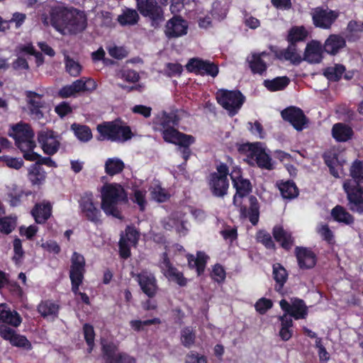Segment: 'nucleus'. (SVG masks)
Masks as SVG:
<instances>
[{"mask_svg": "<svg viewBox=\"0 0 363 363\" xmlns=\"http://www.w3.org/2000/svg\"><path fill=\"white\" fill-rule=\"evenodd\" d=\"M230 177L232 180V184L235 189V194L233 196V203L237 207H240V216L241 218H248L252 225H256L259 218V204L256 196L251 195L249 197L250 206L247 208L246 206L242 205V201L238 202V199H243L248 196L252 191V186L248 179L242 177V169L239 167H233L230 173Z\"/></svg>", "mask_w": 363, "mask_h": 363, "instance_id": "f257e3e1", "label": "nucleus"}, {"mask_svg": "<svg viewBox=\"0 0 363 363\" xmlns=\"http://www.w3.org/2000/svg\"><path fill=\"white\" fill-rule=\"evenodd\" d=\"M101 208L108 216L122 219V211L118 207L128 201V194L123 186L118 183L104 184L101 190Z\"/></svg>", "mask_w": 363, "mask_h": 363, "instance_id": "f03ea898", "label": "nucleus"}, {"mask_svg": "<svg viewBox=\"0 0 363 363\" xmlns=\"http://www.w3.org/2000/svg\"><path fill=\"white\" fill-rule=\"evenodd\" d=\"M99 133L98 140H110L111 142L124 143L130 140L133 133L130 126L117 119L113 121L103 122L97 125Z\"/></svg>", "mask_w": 363, "mask_h": 363, "instance_id": "7ed1b4c3", "label": "nucleus"}, {"mask_svg": "<svg viewBox=\"0 0 363 363\" xmlns=\"http://www.w3.org/2000/svg\"><path fill=\"white\" fill-rule=\"evenodd\" d=\"M164 142L177 145L185 163L191 155L190 146L195 143L196 138L191 135L180 132L176 127L164 130L160 133Z\"/></svg>", "mask_w": 363, "mask_h": 363, "instance_id": "20e7f679", "label": "nucleus"}, {"mask_svg": "<svg viewBox=\"0 0 363 363\" xmlns=\"http://www.w3.org/2000/svg\"><path fill=\"white\" fill-rule=\"evenodd\" d=\"M216 170L209 174L208 186L214 196L223 197L228 194L229 188V168L225 163L221 162L217 165Z\"/></svg>", "mask_w": 363, "mask_h": 363, "instance_id": "39448f33", "label": "nucleus"}, {"mask_svg": "<svg viewBox=\"0 0 363 363\" xmlns=\"http://www.w3.org/2000/svg\"><path fill=\"white\" fill-rule=\"evenodd\" d=\"M216 98L218 104L228 111L231 116L238 113L245 100L240 91L224 89L217 91Z\"/></svg>", "mask_w": 363, "mask_h": 363, "instance_id": "423d86ee", "label": "nucleus"}, {"mask_svg": "<svg viewBox=\"0 0 363 363\" xmlns=\"http://www.w3.org/2000/svg\"><path fill=\"white\" fill-rule=\"evenodd\" d=\"M80 213L83 218L94 225L101 224V212L94 203L91 191H86L81 195L78 201Z\"/></svg>", "mask_w": 363, "mask_h": 363, "instance_id": "0eeeda50", "label": "nucleus"}, {"mask_svg": "<svg viewBox=\"0 0 363 363\" xmlns=\"http://www.w3.org/2000/svg\"><path fill=\"white\" fill-rule=\"evenodd\" d=\"M136 7L143 16L150 20L154 28H158L164 21L163 9L156 0H136Z\"/></svg>", "mask_w": 363, "mask_h": 363, "instance_id": "6e6552de", "label": "nucleus"}, {"mask_svg": "<svg viewBox=\"0 0 363 363\" xmlns=\"http://www.w3.org/2000/svg\"><path fill=\"white\" fill-rule=\"evenodd\" d=\"M343 189L347 199V207L352 213L363 214V186L351 180L343 183Z\"/></svg>", "mask_w": 363, "mask_h": 363, "instance_id": "1a4fd4ad", "label": "nucleus"}, {"mask_svg": "<svg viewBox=\"0 0 363 363\" xmlns=\"http://www.w3.org/2000/svg\"><path fill=\"white\" fill-rule=\"evenodd\" d=\"M102 357L105 363H137L135 357L129 353L120 351L113 342L101 343Z\"/></svg>", "mask_w": 363, "mask_h": 363, "instance_id": "9d476101", "label": "nucleus"}, {"mask_svg": "<svg viewBox=\"0 0 363 363\" xmlns=\"http://www.w3.org/2000/svg\"><path fill=\"white\" fill-rule=\"evenodd\" d=\"M86 262L84 256L77 252H74L71 257V266L69 270V279L71 281L72 291L77 294L80 285L82 284L84 277Z\"/></svg>", "mask_w": 363, "mask_h": 363, "instance_id": "9b49d317", "label": "nucleus"}, {"mask_svg": "<svg viewBox=\"0 0 363 363\" xmlns=\"http://www.w3.org/2000/svg\"><path fill=\"white\" fill-rule=\"evenodd\" d=\"M38 141L45 155L56 154L60 146L59 135L52 130H42L38 133Z\"/></svg>", "mask_w": 363, "mask_h": 363, "instance_id": "f8f14e48", "label": "nucleus"}, {"mask_svg": "<svg viewBox=\"0 0 363 363\" xmlns=\"http://www.w3.org/2000/svg\"><path fill=\"white\" fill-rule=\"evenodd\" d=\"M338 12L318 6L313 9L312 20L316 28L329 29L338 18Z\"/></svg>", "mask_w": 363, "mask_h": 363, "instance_id": "ddd939ff", "label": "nucleus"}, {"mask_svg": "<svg viewBox=\"0 0 363 363\" xmlns=\"http://www.w3.org/2000/svg\"><path fill=\"white\" fill-rule=\"evenodd\" d=\"M284 121L289 122L294 129L298 131L302 130L308 123L303 110L296 106H289L281 112Z\"/></svg>", "mask_w": 363, "mask_h": 363, "instance_id": "4468645a", "label": "nucleus"}, {"mask_svg": "<svg viewBox=\"0 0 363 363\" xmlns=\"http://www.w3.org/2000/svg\"><path fill=\"white\" fill-rule=\"evenodd\" d=\"M69 16L66 21L65 34H77L84 31L87 26V18L83 11L70 8Z\"/></svg>", "mask_w": 363, "mask_h": 363, "instance_id": "2eb2a0df", "label": "nucleus"}, {"mask_svg": "<svg viewBox=\"0 0 363 363\" xmlns=\"http://www.w3.org/2000/svg\"><path fill=\"white\" fill-rule=\"evenodd\" d=\"M161 269L164 276L169 281H172L181 287L186 286L187 279L184 276L183 272H180L171 263L167 252L162 254Z\"/></svg>", "mask_w": 363, "mask_h": 363, "instance_id": "dca6fc26", "label": "nucleus"}, {"mask_svg": "<svg viewBox=\"0 0 363 363\" xmlns=\"http://www.w3.org/2000/svg\"><path fill=\"white\" fill-rule=\"evenodd\" d=\"M138 281L141 291L149 298L156 296L158 291V285L156 277L154 274L147 271H142L140 273L133 275Z\"/></svg>", "mask_w": 363, "mask_h": 363, "instance_id": "f3484780", "label": "nucleus"}, {"mask_svg": "<svg viewBox=\"0 0 363 363\" xmlns=\"http://www.w3.org/2000/svg\"><path fill=\"white\" fill-rule=\"evenodd\" d=\"M189 25L181 16L174 15L167 21L165 25L164 33L167 38H177L185 35L188 31Z\"/></svg>", "mask_w": 363, "mask_h": 363, "instance_id": "a211bd4d", "label": "nucleus"}, {"mask_svg": "<svg viewBox=\"0 0 363 363\" xmlns=\"http://www.w3.org/2000/svg\"><path fill=\"white\" fill-rule=\"evenodd\" d=\"M281 310L293 317L295 320L304 319L308 315V308L303 300L296 298L292 303H289L286 300L281 299L279 302Z\"/></svg>", "mask_w": 363, "mask_h": 363, "instance_id": "6ab92c4d", "label": "nucleus"}, {"mask_svg": "<svg viewBox=\"0 0 363 363\" xmlns=\"http://www.w3.org/2000/svg\"><path fill=\"white\" fill-rule=\"evenodd\" d=\"M70 8L56 6L52 7L49 12L50 25L59 33L65 34L66 21L69 16Z\"/></svg>", "mask_w": 363, "mask_h": 363, "instance_id": "aec40b11", "label": "nucleus"}, {"mask_svg": "<svg viewBox=\"0 0 363 363\" xmlns=\"http://www.w3.org/2000/svg\"><path fill=\"white\" fill-rule=\"evenodd\" d=\"M294 255L297 259L298 266L301 269H311L317 264V255L311 248L296 246L294 250Z\"/></svg>", "mask_w": 363, "mask_h": 363, "instance_id": "412c9836", "label": "nucleus"}, {"mask_svg": "<svg viewBox=\"0 0 363 363\" xmlns=\"http://www.w3.org/2000/svg\"><path fill=\"white\" fill-rule=\"evenodd\" d=\"M324 52L323 44L317 40H312L306 46L302 60L310 64H319L324 58Z\"/></svg>", "mask_w": 363, "mask_h": 363, "instance_id": "4be33fe9", "label": "nucleus"}, {"mask_svg": "<svg viewBox=\"0 0 363 363\" xmlns=\"http://www.w3.org/2000/svg\"><path fill=\"white\" fill-rule=\"evenodd\" d=\"M25 96L30 115L35 119L43 118L44 115L41 111L45 105L43 100V95L33 91H26Z\"/></svg>", "mask_w": 363, "mask_h": 363, "instance_id": "5701e85b", "label": "nucleus"}, {"mask_svg": "<svg viewBox=\"0 0 363 363\" xmlns=\"http://www.w3.org/2000/svg\"><path fill=\"white\" fill-rule=\"evenodd\" d=\"M180 122V118L176 112L162 111L160 116L155 120L154 130L157 132H162L164 130L177 127Z\"/></svg>", "mask_w": 363, "mask_h": 363, "instance_id": "b1692460", "label": "nucleus"}, {"mask_svg": "<svg viewBox=\"0 0 363 363\" xmlns=\"http://www.w3.org/2000/svg\"><path fill=\"white\" fill-rule=\"evenodd\" d=\"M52 206L49 201L36 203L31 209L30 214L38 224H45L51 217Z\"/></svg>", "mask_w": 363, "mask_h": 363, "instance_id": "393cba45", "label": "nucleus"}, {"mask_svg": "<svg viewBox=\"0 0 363 363\" xmlns=\"http://www.w3.org/2000/svg\"><path fill=\"white\" fill-rule=\"evenodd\" d=\"M22 323V318L19 313L12 310L7 303H0V323L18 327Z\"/></svg>", "mask_w": 363, "mask_h": 363, "instance_id": "a878e982", "label": "nucleus"}, {"mask_svg": "<svg viewBox=\"0 0 363 363\" xmlns=\"http://www.w3.org/2000/svg\"><path fill=\"white\" fill-rule=\"evenodd\" d=\"M60 304L52 299L42 300L37 306V311L44 319L55 320L58 318Z\"/></svg>", "mask_w": 363, "mask_h": 363, "instance_id": "bb28decb", "label": "nucleus"}, {"mask_svg": "<svg viewBox=\"0 0 363 363\" xmlns=\"http://www.w3.org/2000/svg\"><path fill=\"white\" fill-rule=\"evenodd\" d=\"M346 40L344 37L339 34H330L325 40L323 46L325 53L335 56L346 47Z\"/></svg>", "mask_w": 363, "mask_h": 363, "instance_id": "cd10ccee", "label": "nucleus"}, {"mask_svg": "<svg viewBox=\"0 0 363 363\" xmlns=\"http://www.w3.org/2000/svg\"><path fill=\"white\" fill-rule=\"evenodd\" d=\"M270 48L276 58L280 60H289L294 65H298L302 61L301 57L296 52V45L289 44L287 48L283 50L274 49L272 46Z\"/></svg>", "mask_w": 363, "mask_h": 363, "instance_id": "c85d7f7f", "label": "nucleus"}, {"mask_svg": "<svg viewBox=\"0 0 363 363\" xmlns=\"http://www.w3.org/2000/svg\"><path fill=\"white\" fill-rule=\"evenodd\" d=\"M272 235L281 247L286 251H289L294 242V238L291 233L286 231L282 226L275 225L272 230Z\"/></svg>", "mask_w": 363, "mask_h": 363, "instance_id": "c756f323", "label": "nucleus"}, {"mask_svg": "<svg viewBox=\"0 0 363 363\" xmlns=\"http://www.w3.org/2000/svg\"><path fill=\"white\" fill-rule=\"evenodd\" d=\"M188 266L190 269H195L198 276H201L205 271L209 257L203 251H198L196 257L193 255L186 256Z\"/></svg>", "mask_w": 363, "mask_h": 363, "instance_id": "7c9ffc66", "label": "nucleus"}, {"mask_svg": "<svg viewBox=\"0 0 363 363\" xmlns=\"http://www.w3.org/2000/svg\"><path fill=\"white\" fill-rule=\"evenodd\" d=\"M12 130L13 133L9 135L14 139L15 143L34 138L33 130L28 124L18 123L12 127Z\"/></svg>", "mask_w": 363, "mask_h": 363, "instance_id": "2f4dec72", "label": "nucleus"}, {"mask_svg": "<svg viewBox=\"0 0 363 363\" xmlns=\"http://www.w3.org/2000/svg\"><path fill=\"white\" fill-rule=\"evenodd\" d=\"M332 135L336 141L346 142L351 139L353 130L350 126L342 123H337L333 126Z\"/></svg>", "mask_w": 363, "mask_h": 363, "instance_id": "473e14b6", "label": "nucleus"}, {"mask_svg": "<svg viewBox=\"0 0 363 363\" xmlns=\"http://www.w3.org/2000/svg\"><path fill=\"white\" fill-rule=\"evenodd\" d=\"M272 275L274 281H276L275 289L277 291H281L288 279V273L286 269L280 263H275L273 264Z\"/></svg>", "mask_w": 363, "mask_h": 363, "instance_id": "72a5a7b5", "label": "nucleus"}, {"mask_svg": "<svg viewBox=\"0 0 363 363\" xmlns=\"http://www.w3.org/2000/svg\"><path fill=\"white\" fill-rule=\"evenodd\" d=\"M331 216L334 220L346 225H351L354 221L353 216L340 205H337L332 209Z\"/></svg>", "mask_w": 363, "mask_h": 363, "instance_id": "f704fd0d", "label": "nucleus"}, {"mask_svg": "<svg viewBox=\"0 0 363 363\" xmlns=\"http://www.w3.org/2000/svg\"><path fill=\"white\" fill-rule=\"evenodd\" d=\"M28 178L33 185L43 184L46 178V172L41 166L33 164L28 174Z\"/></svg>", "mask_w": 363, "mask_h": 363, "instance_id": "c9c22d12", "label": "nucleus"}, {"mask_svg": "<svg viewBox=\"0 0 363 363\" xmlns=\"http://www.w3.org/2000/svg\"><path fill=\"white\" fill-rule=\"evenodd\" d=\"M308 34V31L303 26H293L289 30L286 40L291 45H296L298 42L304 41Z\"/></svg>", "mask_w": 363, "mask_h": 363, "instance_id": "e433bc0d", "label": "nucleus"}, {"mask_svg": "<svg viewBox=\"0 0 363 363\" xmlns=\"http://www.w3.org/2000/svg\"><path fill=\"white\" fill-rule=\"evenodd\" d=\"M289 83V78L284 76L277 77L272 79H265L263 84L269 91H277L284 90Z\"/></svg>", "mask_w": 363, "mask_h": 363, "instance_id": "4c0bfd02", "label": "nucleus"}, {"mask_svg": "<svg viewBox=\"0 0 363 363\" xmlns=\"http://www.w3.org/2000/svg\"><path fill=\"white\" fill-rule=\"evenodd\" d=\"M323 159L325 164L329 168L330 174L335 178H339L340 174L336 167L338 165L342 166V164L338 160L337 154L333 152H326L323 155Z\"/></svg>", "mask_w": 363, "mask_h": 363, "instance_id": "58836bf2", "label": "nucleus"}, {"mask_svg": "<svg viewBox=\"0 0 363 363\" xmlns=\"http://www.w3.org/2000/svg\"><path fill=\"white\" fill-rule=\"evenodd\" d=\"M71 130L76 138L82 143H87L91 140L93 135L91 128L86 125L74 123L71 125Z\"/></svg>", "mask_w": 363, "mask_h": 363, "instance_id": "ea45409f", "label": "nucleus"}, {"mask_svg": "<svg viewBox=\"0 0 363 363\" xmlns=\"http://www.w3.org/2000/svg\"><path fill=\"white\" fill-rule=\"evenodd\" d=\"M278 187L284 199H293L297 197L299 193L295 182L291 180L281 182Z\"/></svg>", "mask_w": 363, "mask_h": 363, "instance_id": "a19ab883", "label": "nucleus"}, {"mask_svg": "<svg viewBox=\"0 0 363 363\" xmlns=\"http://www.w3.org/2000/svg\"><path fill=\"white\" fill-rule=\"evenodd\" d=\"M252 159L255 158L257 166L262 169H272L273 164L272 163V158L265 152L264 150L259 145L256 150Z\"/></svg>", "mask_w": 363, "mask_h": 363, "instance_id": "79ce46f5", "label": "nucleus"}, {"mask_svg": "<svg viewBox=\"0 0 363 363\" xmlns=\"http://www.w3.org/2000/svg\"><path fill=\"white\" fill-rule=\"evenodd\" d=\"M124 167V162L117 157L108 158L105 162V172L109 176L121 173Z\"/></svg>", "mask_w": 363, "mask_h": 363, "instance_id": "37998d69", "label": "nucleus"}, {"mask_svg": "<svg viewBox=\"0 0 363 363\" xmlns=\"http://www.w3.org/2000/svg\"><path fill=\"white\" fill-rule=\"evenodd\" d=\"M345 72V67L341 64H336L334 67H326L323 70V75L331 82H338L341 79Z\"/></svg>", "mask_w": 363, "mask_h": 363, "instance_id": "c03bdc74", "label": "nucleus"}, {"mask_svg": "<svg viewBox=\"0 0 363 363\" xmlns=\"http://www.w3.org/2000/svg\"><path fill=\"white\" fill-rule=\"evenodd\" d=\"M117 20L121 26L135 25L138 22L139 15L135 10L126 8Z\"/></svg>", "mask_w": 363, "mask_h": 363, "instance_id": "a18cd8bd", "label": "nucleus"}, {"mask_svg": "<svg viewBox=\"0 0 363 363\" xmlns=\"http://www.w3.org/2000/svg\"><path fill=\"white\" fill-rule=\"evenodd\" d=\"M350 174L353 179L352 182L359 184L363 183V160H355L352 163Z\"/></svg>", "mask_w": 363, "mask_h": 363, "instance_id": "49530a36", "label": "nucleus"}, {"mask_svg": "<svg viewBox=\"0 0 363 363\" xmlns=\"http://www.w3.org/2000/svg\"><path fill=\"white\" fill-rule=\"evenodd\" d=\"M248 62L249 67L254 74L262 75L267 69V63L262 59H260L259 56L252 55V58Z\"/></svg>", "mask_w": 363, "mask_h": 363, "instance_id": "de8ad7c7", "label": "nucleus"}, {"mask_svg": "<svg viewBox=\"0 0 363 363\" xmlns=\"http://www.w3.org/2000/svg\"><path fill=\"white\" fill-rule=\"evenodd\" d=\"M196 340V333L190 326H186L181 330L180 340L182 345L186 348H190Z\"/></svg>", "mask_w": 363, "mask_h": 363, "instance_id": "09e8293b", "label": "nucleus"}, {"mask_svg": "<svg viewBox=\"0 0 363 363\" xmlns=\"http://www.w3.org/2000/svg\"><path fill=\"white\" fill-rule=\"evenodd\" d=\"M75 94L88 91L90 89H94L96 88L95 82L89 78L86 80L83 79H77L71 84Z\"/></svg>", "mask_w": 363, "mask_h": 363, "instance_id": "8fccbe9b", "label": "nucleus"}, {"mask_svg": "<svg viewBox=\"0 0 363 363\" xmlns=\"http://www.w3.org/2000/svg\"><path fill=\"white\" fill-rule=\"evenodd\" d=\"M65 64L66 72H68L72 77H78L82 72V65L79 62L74 60L68 55L65 57Z\"/></svg>", "mask_w": 363, "mask_h": 363, "instance_id": "3c124183", "label": "nucleus"}, {"mask_svg": "<svg viewBox=\"0 0 363 363\" xmlns=\"http://www.w3.org/2000/svg\"><path fill=\"white\" fill-rule=\"evenodd\" d=\"M83 332L85 341L88 345V353H91L94 347L95 333L94 327L89 323H85L83 325Z\"/></svg>", "mask_w": 363, "mask_h": 363, "instance_id": "603ef678", "label": "nucleus"}, {"mask_svg": "<svg viewBox=\"0 0 363 363\" xmlns=\"http://www.w3.org/2000/svg\"><path fill=\"white\" fill-rule=\"evenodd\" d=\"M129 323L133 330L136 332H140L144 330V326L160 324L161 320L159 318H154L145 320H132Z\"/></svg>", "mask_w": 363, "mask_h": 363, "instance_id": "864d4df0", "label": "nucleus"}, {"mask_svg": "<svg viewBox=\"0 0 363 363\" xmlns=\"http://www.w3.org/2000/svg\"><path fill=\"white\" fill-rule=\"evenodd\" d=\"M219 72V69L217 65L209 60L203 61L201 65V72L199 74L201 76L208 75L212 77H216Z\"/></svg>", "mask_w": 363, "mask_h": 363, "instance_id": "5fc2aeb1", "label": "nucleus"}, {"mask_svg": "<svg viewBox=\"0 0 363 363\" xmlns=\"http://www.w3.org/2000/svg\"><path fill=\"white\" fill-rule=\"evenodd\" d=\"M31 194V191L25 192L23 190H13L8 194L11 206L16 207L21 205L22 199Z\"/></svg>", "mask_w": 363, "mask_h": 363, "instance_id": "6e6d98bb", "label": "nucleus"}, {"mask_svg": "<svg viewBox=\"0 0 363 363\" xmlns=\"http://www.w3.org/2000/svg\"><path fill=\"white\" fill-rule=\"evenodd\" d=\"M257 242L262 243L267 249L274 250L276 246L271 235L265 230H259L257 233Z\"/></svg>", "mask_w": 363, "mask_h": 363, "instance_id": "4d7b16f0", "label": "nucleus"}, {"mask_svg": "<svg viewBox=\"0 0 363 363\" xmlns=\"http://www.w3.org/2000/svg\"><path fill=\"white\" fill-rule=\"evenodd\" d=\"M10 343L12 346L26 350H30L32 347L31 343L26 336L17 333H16L13 339L11 340Z\"/></svg>", "mask_w": 363, "mask_h": 363, "instance_id": "13d9d810", "label": "nucleus"}, {"mask_svg": "<svg viewBox=\"0 0 363 363\" xmlns=\"http://www.w3.org/2000/svg\"><path fill=\"white\" fill-rule=\"evenodd\" d=\"M0 161L4 162L8 167L15 169H19L23 165V161L21 158L12 157L9 155L1 156Z\"/></svg>", "mask_w": 363, "mask_h": 363, "instance_id": "bf43d9fd", "label": "nucleus"}, {"mask_svg": "<svg viewBox=\"0 0 363 363\" xmlns=\"http://www.w3.org/2000/svg\"><path fill=\"white\" fill-rule=\"evenodd\" d=\"M133 203H137L139 206L140 211L143 212L145 210L147 201L145 199V192L140 189L134 191L133 197L131 198Z\"/></svg>", "mask_w": 363, "mask_h": 363, "instance_id": "052dcab7", "label": "nucleus"}, {"mask_svg": "<svg viewBox=\"0 0 363 363\" xmlns=\"http://www.w3.org/2000/svg\"><path fill=\"white\" fill-rule=\"evenodd\" d=\"M272 306V301L264 297L259 298L255 305L256 311L261 315L265 314Z\"/></svg>", "mask_w": 363, "mask_h": 363, "instance_id": "680f3d73", "label": "nucleus"}, {"mask_svg": "<svg viewBox=\"0 0 363 363\" xmlns=\"http://www.w3.org/2000/svg\"><path fill=\"white\" fill-rule=\"evenodd\" d=\"M203 60L199 57H193L189 59L186 65V70L190 73L199 74L201 72V65Z\"/></svg>", "mask_w": 363, "mask_h": 363, "instance_id": "e2e57ef3", "label": "nucleus"}, {"mask_svg": "<svg viewBox=\"0 0 363 363\" xmlns=\"http://www.w3.org/2000/svg\"><path fill=\"white\" fill-rule=\"evenodd\" d=\"M259 146V143H243L240 144L238 147V150L240 154H246L248 157L250 158L252 157V155L256 153V150Z\"/></svg>", "mask_w": 363, "mask_h": 363, "instance_id": "0e129e2a", "label": "nucleus"}, {"mask_svg": "<svg viewBox=\"0 0 363 363\" xmlns=\"http://www.w3.org/2000/svg\"><path fill=\"white\" fill-rule=\"evenodd\" d=\"M127 242H130L132 245L135 246L139 240V232L132 226H127L125 229V237Z\"/></svg>", "mask_w": 363, "mask_h": 363, "instance_id": "69168bd1", "label": "nucleus"}, {"mask_svg": "<svg viewBox=\"0 0 363 363\" xmlns=\"http://www.w3.org/2000/svg\"><path fill=\"white\" fill-rule=\"evenodd\" d=\"M15 228V223L9 217H0V232L8 235Z\"/></svg>", "mask_w": 363, "mask_h": 363, "instance_id": "338daca9", "label": "nucleus"}, {"mask_svg": "<svg viewBox=\"0 0 363 363\" xmlns=\"http://www.w3.org/2000/svg\"><path fill=\"white\" fill-rule=\"evenodd\" d=\"M186 363H208L207 357L196 352L190 351L186 356Z\"/></svg>", "mask_w": 363, "mask_h": 363, "instance_id": "774afa93", "label": "nucleus"}]
</instances>
